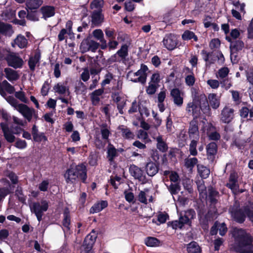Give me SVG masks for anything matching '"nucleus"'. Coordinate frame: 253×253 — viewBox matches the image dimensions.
Instances as JSON below:
<instances>
[{
    "label": "nucleus",
    "instance_id": "obj_27",
    "mask_svg": "<svg viewBox=\"0 0 253 253\" xmlns=\"http://www.w3.org/2000/svg\"><path fill=\"white\" fill-rule=\"evenodd\" d=\"M117 156V149L111 144H109L107 148V159L110 163L113 162L115 157Z\"/></svg>",
    "mask_w": 253,
    "mask_h": 253
},
{
    "label": "nucleus",
    "instance_id": "obj_5",
    "mask_svg": "<svg viewBox=\"0 0 253 253\" xmlns=\"http://www.w3.org/2000/svg\"><path fill=\"white\" fill-rule=\"evenodd\" d=\"M147 70V67L146 65H142L140 69L137 72H129L127 75V78L129 81L134 83L139 82L144 84L146 81V71Z\"/></svg>",
    "mask_w": 253,
    "mask_h": 253
},
{
    "label": "nucleus",
    "instance_id": "obj_43",
    "mask_svg": "<svg viewBox=\"0 0 253 253\" xmlns=\"http://www.w3.org/2000/svg\"><path fill=\"white\" fill-rule=\"evenodd\" d=\"M71 26H72L71 22L70 21H68L66 24V27H67V30H66L64 29L61 30V31H60V32L59 33V34L58 35V39H59V41H61L64 39V38H65L64 36L67 33V32L69 34L71 33Z\"/></svg>",
    "mask_w": 253,
    "mask_h": 253
},
{
    "label": "nucleus",
    "instance_id": "obj_53",
    "mask_svg": "<svg viewBox=\"0 0 253 253\" xmlns=\"http://www.w3.org/2000/svg\"><path fill=\"white\" fill-rule=\"evenodd\" d=\"M197 186L198 190L200 192V194L203 196V197H207V193L206 190V187L203 184V181H199L197 182Z\"/></svg>",
    "mask_w": 253,
    "mask_h": 253
},
{
    "label": "nucleus",
    "instance_id": "obj_52",
    "mask_svg": "<svg viewBox=\"0 0 253 253\" xmlns=\"http://www.w3.org/2000/svg\"><path fill=\"white\" fill-rule=\"evenodd\" d=\"M229 70L227 67H223L219 69L216 74V77L218 78L223 79L226 77L228 73Z\"/></svg>",
    "mask_w": 253,
    "mask_h": 253
},
{
    "label": "nucleus",
    "instance_id": "obj_29",
    "mask_svg": "<svg viewBox=\"0 0 253 253\" xmlns=\"http://www.w3.org/2000/svg\"><path fill=\"white\" fill-rule=\"evenodd\" d=\"M208 99L210 104L213 109H216L219 105V100L216 94L211 93L209 95Z\"/></svg>",
    "mask_w": 253,
    "mask_h": 253
},
{
    "label": "nucleus",
    "instance_id": "obj_38",
    "mask_svg": "<svg viewBox=\"0 0 253 253\" xmlns=\"http://www.w3.org/2000/svg\"><path fill=\"white\" fill-rule=\"evenodd\" d=\"M187 251L188 253H201L199 246L196 242H191L188 245Z\"/></svg>",
    "mask_w": 253,
    "mask_h": 253
},
{
    "label": "nucleus",
    "instance_id": "obj_9",
    "mask_svg": "<svg viewBox=\"0 0 253 253\" xmlns=\"http://www.w3.org/2000/svg\"><path fill=\"white\" fill-rule=\"evenodd\" d=\"M226 40L229 42H231L230 45V51H231V60L233 63H235V59L234 61H233V58H235L236 56V52L238 50H241L244 46V43L241 41H238L235 43L231 42V39L230 37H226Z\"/></svg>",
    "mask_w": 253,
    "mask_h": 253
},
{
    "label": "nucleus",
    "instance_id": "obj_33",
    "mask_svg": "<svg viewBox=\"0 0 253 253\" xmlns=\"http://www.w3.org/2000/svg\"><path fill=\"white\" fill-rule=\"evenodd\" d=\"M40 58V55L38 53L36 54L34 56L30 58L28 61V65L31 70H34L36 65L38 63Z\"/></svg>",
    "mask_w": 253,
    "mask_h": 253
},
{
    "label": "nucleus",
    "instance_id": "obj_55",
    "mask_svg": "<svg viewBox=\"0 0 253 253\" xmlns=\"http://www.w3.org/2000/svg\"><path fill=\"white\" fill-rule=\"evenodd\" d=\"M158 88V85L151 83H149V85L146 89V92L149 94H153L156 91Z\"/></svg>",
    "mask_w": 253,
    "mask_h": 253
},
{
    "label": "nucleus",
    "instance_id": "obj_40",
    "mask_svg": "<svg viewBox=\"0 0 253 253\" xmlns=\"http://www.w3.org/2000/svg\"><path fill=\"white\" fill-rule=\"evenodd\" d=\"M164 175L169 176L170 181L173 182H176L179 180V176L175 171L165 170L164 171Z\"/></svg>",
    "mask_w": 253,
    "mask_h": 253
},
{
    "label": "nucleus",
    "instance_id": "obj_3",
    "mask_svg": "<svg viewBox=\"0 0 253 253\" xmlns=\"http://www.w3.org/2000/svg\"><path fill=\"white\" fill-rule=\"evenodd\" d=\"M232 216L238 222H242L245 220L246 214L253 222V202L251 203L245 209L244 212L239 210H230Z\"/></svg>",
    "mask_w": 253,
    "mask_h": 253
},
{
    "label": "nucleus",
    "instance_id": "obj_25",
    "mask_svg": "<svg viewBox=\"0 0 253 253\" xmlns=\"http://www.w3.org/2000/svg\"><path fill=\"white\" fill-rule=\"evenodd\" d=\"M7 101L16 109L19 111H28L27 107L24 104H17L16 100L12 97H8L6 99Z\"/></svg>",
    "mask_w": 253,
    "mask_h": 253
},
{
    "label": "nucleus",
    "instance_id": "obj_6",
    "mask_svg": "<svg viewBox=\"0 0 253 253\" xmlns=\"http://www.w3.org/2000/svg\"><path fill=\"white\" fill-rule=\"evenodd\" d=\"M48 206V202L42 200L41 202L34 203L31 207V211L35 213L39 221L42 220L43 212L47 210Z\"/></svg>",
    "mask_w": 253,
    "mask_h": 253
},
{
    "label": "nucleus",
    "instance_id": "obj_46",
    "mask_svg": "<svg viewBox=\"0 0 253 253\" xmlns=\"http://www.w3.org/2000/svg\"><path fill=\"white\" fill-rule=\"evenodd\" d=\"M93 36L97 40H99L102 43H106V42L104 38V34L102 31L100 29H97L93 32Z\"/></svg>",
    "mask_w": 253,
    "mask_h": 253
},
{
    "label": "nucleus",
    "instance_id": "obj_59",
    "mask_svg": "<svg viewBox=\"0 0 253 253\" xmlns=\"http://www.w3.org/2000/svg\"><path fill=\"white\" fill-rule=\"evenodd\" d=\"M49 185V181L47 180H43L41 183H40L39 185V189L41 191H46L48 188Z\"/></svg>",
    "mask_w": 253,
    "mask_h": 253
},
{
    "label": "nucleus",
    "instance_id": "obj_10",
    "mask_svg": "<svg viewBox=\"0 0 253 253\" xmlns=\"http://www.w3.org/2000/svg\"><path fill=\"white\" fill-rule=\"evenodd\" d=\"M163 44L169 50L174 49L177 44V38L173 34L166 35L163 40Z\"/></svg>",
    "mask_w": 253,
    "mask_h": 253
},
{
    "label": "nucleus",
    "instance_id": "obj_16",
    "mask_svg": "<svg viewBox=\"0 0 253 253\" xmlns=\"http://www.w3.org/2000/svg\"><path fill=\"white\" fill-rule=\"evenodd\" d=\"M4 90L10 94L13 93L15 90L14 87L6 80L3 81L1 83L0 82V94L2 96L5 95Z\"/></svg>",
    "mask_w": 253,
    "mask_h": 253
},
{
    "label": "nucleus",
    "instance_id": "obj_24",
    "mask_svg": "<svg viewBox=\"0 0 253 253\" xmlns=\"http://www.w3.org/2000/svg\"><path fill=\"white\" fill-rule=\"evenodd\" d=\"M53 89L55 92L60 94H65L69 95L70 94L69 89L68 86L62 83H58L54 85Z\"/></svg>",
    "mask_w": 253,
    "mask_h": 253
},
{
    "label": "nucleus",
    "instance_id": "obj_22",
    "mask_svg": "<svg viewBox=\"0 0 253 253\" xmlns=\"http://www.w3.org/2000/svg\"><path fill=\"white\" fill-rule=\"evenodd\" d=\"M4 72L5 77L10 82L16 81L19 78L17 72L11 68H5Z\"/></svg>",
    "mask_w": 253,
    "mask_h": 253
},
{
    "label": "nucleus",
    "instance_id": "obj_32",
    "mask_svg": "<svg viewBox=\"0 0 253 253\" xmlns=\"http://www.w3.org/2000/svg\"><path fill=\"white\" fill-rule=\"evenodd\" d=\"M189 133L190 139H199L198 128L196 125H190V127L189 130Z\"/></svg>",
    "mask_w": 253,
    "mask_h": 253
},
{
    "label": "nucleus",
    "instance_id": "obj_23",
    "mask_svg": "<svg viewBox=\"0 0 253 253\" xmlns=\"http://www.w3.org/2000/svg\"><path fill=\"white\" fill-rule=\"evenodd\" d=\"M108 206V203L106 201H102L95 204L90 209V212L91 213L98 212L106 208Z\"/></svg>",
    "mask_w": 253,
    "mask_h": 253
},
{
    "label": "nucleus",
    "instance_id": "obj_15",
    "mask_svg": "<svg viewBox=\"0 0 253 253\" xmlns=\"http://www.w3.org/2000/svg\"><path fill=\"white\" fill-rule=\"evenodd\" d=\"M113 99L117 104L118 109L120 110H122L126 104V98L125 95L120 93L115 94Z\"/></svg>",
    "mask_w": 253,
    "mask_h": 253
},
{
    "label": "nucleus",
    "instance_id": "obj_57",
    "mask_svg": "<svg viewBox=\"0 0 253 253\" xmlns=\"http://www.w3.org/2000/svg\"><path fill=\"white\" fill-rule=\"evenodd\" d=\"M191 183L192 182L189 179H185L183 180V185L184 188L187 190L189 193L192 192V191Z\"/></svg>",
    "mask_w": 253,
    "mask_h": 253
},
{
    "label": "nucleus",
    "instance_id": "obj_35",
    "mask_svg": "<svg viewBox=\"0 0 253 253\" xmlns=\"http://www.w3.org/2000/svg\"><path fill=\"white\" fill-rule=\"evenodd\" d=\"M42 3V0H28L26 5L28 9L32 10L39 7Z\"/></svg>",
    "mask_w": 253,
    "mask_h": 253
},
{
    "label": "nucleus",
    "instance_id": "obj_13",
    "mask_svg": "<svg viewBox=\"0 0 253 253\" xmlns=\"http://www.w3.org/2000/svg\"><path fill=\"white\" fill-rule=\"evenodd\" d=\"M137 198L141 203L147 204L148 202H152V192L148 189H144L139 193Z\"/></svg>",
    "mask_w": 253,
    "mask_h": 253
},
{
    "label": "nucleus",
    "instance_id": "obj_56",
    "mask_svg": "<svg viewBox=\"0 0 253 253\" xmlns=\"http://www.w3.org/2000/svg\"><path fill=\"white\" fill-rule=\"evenodd\" d=\"M137 137L139 139L145 140L146 142H148L150 141L147 133L142 130H139L138 131L137 133Z\"/></svg>",
    "mask_w": 253,
    "mask_h": 253
},
{
    "label": "nucleus",
    "instance_id": "obj_34",
    "mask_svg": "<svg viewBox=\"0 0 253 253\" xmlns=\"http://www.w3.org/2000/svg\"><path fill=\"white\" fill-rule=\"evenodd\" d=\"M197 163L198 160L196 158H187L185 160V166L189 171H192Z\"/></svg>",
    "mask_w": 253,
    "mask_h": 253
},
{
    "label": "nucleus",
    "instance_id": "obj_19",
    "mask_svg": "<svg viewBox=\"0 0 253 253\" xmlns=\"http://www.w3.org/2000/svg\"><path fill=\"white\" fill-rule=\"evenodd\" d=\"M12 44L13 47L17 45L20 48H24L27 47L28 41L24 36L19 35L14 40V43Z\"/></svg>",
    "mask_w": 253,
    "mask_h": 253
},
{
    "label": "nucleus",
    "instance_id": "obj_21",
    "mask_svg": "<svg viewBox=\"0 0 253 253\" xmlns=\"http://www.w3.org/2000/svg\"><path fill=\"white\" fill-rule=\"evenodd\" d=\"M145 170L149 176H153L158 172V168L155 163L150 162L146 164Z\"/></svg>",
    "mask_w": 253,
    "mask_h": 253
},
{
    "label": "nucleus",
    "instance_id": "obj_11",
    "mask_svg": "<svg viewBox=\"0 0 253 253\" xmlns=\"http://www.w3.org/2000/svg\"><path fill=\"white\" fill-rule=\"evenodd\" d=\"M170 95L174 103L179 106L182 105L183 102V93L178 88H173L170 91Z\"/></svg>",
    "mask_w": 253,
    "mask_h": 253
},
{
    "label": "nucleus",
    "instance_id": "obj_54",
    "mask_svg": "<svg viewBox=\"0 0 253 253\" xmlns=\"http://www.w3.org/2000/svg\"><path fill=\"white\" fill-rule=\"evenodd\" d=\"M15 15V11L9 10V12L5 11L2 13L1 16L2 19L4 20H8L12 19V18Z\"/></svg>",
    "mask_w": 253,
    "mask_h": 253
},
{
    "label": "nucleus",
    "instance_id": "obj_1",
    "mask_svg": "<svg viewBox=\"0 0 253 253\" xmlns=\"http://www.w3.org/2000/svg\"><path fill=\"white\" fill-rule=\"evenodd\" d=\"M236 243L238 245L237 250L242 253H253V244L251 236L241 229H234L232 233Z\"/></svg>",
    "mask_w": 253,
    "mask_h": 253
},
{
    "label": "nucleus",
    "instance_id": "obj_30",
    "mask_svg": "<svg viewBox=\"0 0 253 253\" xmlns=\"http://www.w3.org/2000/svg\"><path fill=\"white\" fill-rule=\"evenodd\" d=\"M197 168L198 172L202 178H206L209 176L210 170L208 168L201 165H198Z\"/></svg>",
    "mask_w": 253,
    "mask_h": 253
},
{
    "label": "nucleus",
    "instance_id": "obj_61",
    "mask_svg": "<svg viewBox=\"0 0 253 253\" xmlns=\"http://www.w3.org/2000/svg\"><path fill=\"white\" fill-rule=\"evenodd\" d=\"M105 33L106 37L111 39V40L115 38V31L114 29L107 28L105 30Z\"/></svg>",
    "mask_w": 253,
    "mask_h": 253
},
{
    "label": "nucleus",
    "instance_id": "obj_18",
    "mask_svg": "<svg viewBox=\"0 0 253 253\" xmlns=\"http://www.w3.org/2000/svg\"><path fill=\"white\" fill-rule=\"evenodd\" d=\"M214 127L211 124H208L204 128V131L207 130V134L209 136V138L211 140H217L219 138L220 135L216 132H212L214 130Z\"/></svg>",
    "mask_w": 253,
    "mask_h": 253
},
{
    "label": "nucleus",
    "instance_id": "obj_49",
    "mask_svg": "<svg viewBox=\"0 0 253 253\" xmlns=\"http://www.w3.org/2000/svg\"><path fill=\"white\" fill-rule=\"evenodd\" d=\"M157 141L158 149L162 152L166 151L168 149V147L165 142L163 141L162 137L160 136L157 137Z\"/></svg>",
    "mask_w": 253,
    "mask_h": 253
},
{
    "label": "nucleus",
    "instance_id": "obj_14",
    "mask_svg": "<svg viewBox=\"0 0 253 253\" xmlns=\"http://www.w3.org/2000/svg\"><path fill=\"white\" fill-rule=\"evenodd\" d=\"M236 175L234 173L231 174L228 183H227V186L228 187L232 192L236 194L237 193H242L243 190L239 189V186L236 179Z\"/></svg>",
    "mask_w": 253,
    "mask_h": 253
},
{
    "label": "nucleus",
    "instance_id": "obj_42",
    "mask_svg": "<svg viewBox=\"0 0 253 253\" xmlns=\"http://www.w3.org/2000/svg\"><path fill=\"white\" fill-rule=\"evenodd\" d=\"M182 39L184 41H188L192 39L195 41H198V38L195 34L193 32L188 30H186L183 33L182 35Z\"/></svg>",
    "mask_w": 253,
    "mask_h": 253
},
{
    "label": "nucleus",
    "instance_id": "obj_20",
    "mask_svg": "<svg viewBox=\"0 0 253 253\" xmlns=\"http://www.w3.org/2000/svg\"><path fill=\"white\" fill-rule=\"evenodd\" d=\"M1 126L6 140L9 142H13L15 137L9 130L8 125L6 124L1 123Z\"/></svg>",
    "mask_w": 253,
    "mask_h": 253
},
{
    "label": "nucleus",
    "instance_id": "obj_50",
    "mask_svg": "<svg viewBox=\"0 0 253 253\" xmlns=\"http://www.w3.org/2000/svg\"><path fill=\"white\" fill-rule=\"evenodd\" d=\"M70 219L68 211H65L64 213V219L63 221V225L65 228L68 230L70 229Z\"/></svg>",
    "mask_w": 253,
    "mask_h": 253
},
{
    "label": "nucleus",
    "instance_id": "obj_62",
    "mask_svg": "<svg viewBox=\"0 0 253 253\" xmlns=\"http://www.w3.org/2000/svg\"><path fill=\"white\" fill-rule=\"evenodd\" d=\"M160 80L161 78L160 74L158 73H155L152 75L150 83L158 85V84L159 83Z\"/></svg>",
    "mask_w": 253,
    "mask_h": 253
},
{
    "label": "nucleus",
    "instance_id": "obj_36",
    "mask_svg": "<svg viewBox=\"0 0 253 253\" xmlns=\"http://www.w3.org/2000/svg\"><path fill=\"white\" fill-rule=\"evenodd\" d=\"M145 244L148 247H155L159 246L160 241L156 238L149 237L145 239Z\"/></svg>",
    "mask_w": 253,
    "mask_h": 253
},
{
    "label": "nucleus",
    "instance_id": "obj_47",
    "mask_svg": "<svg viewBox=\"0 0 253 253\" xmlns=\"http://www.w3.org/2000/svg\"><path fill=\"white\" fill-rule=\"evenodd\" d=\"M119 129L123 133L124 137L127 139H133L134 138V135L133 133L127 128L125 127L124 126H120L119 127Z\"/></svg>",
    "mask_w": 253,
    "mask_h": 253
},
{
    "label": "nucleus",
    "instance_id": "obj_41",
    "mask_svg": "<svg viewBox=\"0 0 253 253\" xmlns=\"http://www.w3.org/2000/svg\"><path fill=\"white\" fill-rule=\"evenodd\" d=\"M191 141L189 144V152L192 156H196L197 155V145L199 139H191Z\"/></svg>",
    "mask_w": 253,
    "mask_h": 253
},
{
    "label": "nucleus",
    "instance_id": "obj_58",
    "mask_svg": "<svg viewBox=\"0 0 253 253\" xmlns=\"http://www.w3.org/2000/svg\"><path fill=\"white\" fill-rule=\"evenodd\" d=\"M169 190L171 195H175L180 190V186L177 184H171L169 186Z\"/></svg>",
    "mask_w": 253,
    "mask_h": 253
},
{
    "label": "nucleus",
    "instance_id": "obj_51",
    "mask_svg": "<svg viewBox=\"0 0 253 253\" xmlns=\"http://www.w3.org/2000/svg\"><path fill=\"white\" fill-rule=\"evenodd\" d=\"M232 112H222L221 120L225 123H228L230 122L232 118Z\"/></svg>",
    "mask_w": 253,
    "mask_h": 253
},
{
    "label": "nucleus",
    "instance_id": "obj_48",
    "mask_svg": "<svg viewBox=\"0 0 253 253\" xmlns=\"http://www.w3.org/2000/svg\"><path fill=\"white\" fill-rule=\"evenodd\" d=\"M128 46L126 44H124L121 46L117 54L122 58H126L127 55Z\"/></svg>",
    "mask_w": 253,
    "mask_h": 253
},
{
    "label": "nucleus",
    "instance_id": "obj_7",
    "mask_svg": "<svg viewBox=\"0 0 253 253\" xmlns=\"http://www.w3.org/2000/svg\"><path fill=\"white\" fill-rule=\"evenodd\" d=\"M96 237L95 232L94 231L87 235L81 248V253H91V249Z\"/></svg>",
    "mask_w": 253,
    "mask_h": 253
},
{
    "label": "nucleus",
    "instance_id": "obj_8",
    "mask_svg": "<svg viewBox=\"0 0 253 253\" xmlns=\"http://www.w3.org/2000/svg\"><path fill=\"white\" fill-rule=\"evenodd\" d=\"M6 59L8 64L14 68H21L24 63L23 59L14 53H9Z\"/></svg>",
    "mask_w": 253,
    "mask_h": 253
},
{
    "label": "nucleus",
    "instance_id": "obj_26",
    "mask_svg": "<svg viewBox=\"0 0 253 253\" xmlns=\"http://www.w3.org/2000/svg\"><path fill=\"white\" fill-rule=\"evenodd\" d=\"M7 101L16 109L19 111H28L27 107L24 104H17L16 100L12 97H8L6 99Z\"/></svg>",
    "mask_w": 253,
    "mask_h": 253
},
{
    "label": "nucleus",
    "instance_id": "obj_17",
    "mask_svg": "<svg viewBox=\"0 0 253 253\" xmlns=\"http://www.w3.org/2000/svg\"><path fill=\"white\" fill-rule=\"evenodd\" d=\"M104 16L101 11H94L91 16V22L94 26H99L103 21Z\"/></svg>",
    "mask_w": 253,
    "mask_h": 253
},
{
    "label": "nucleus",
    "instance_id": "obj_4",
    "mask_svg": "<svg viewBox=\"0 0 253 253\" xmlns=\"http://www.w3.org/2000/svg\"><path fill=\"white\" fill-rule=\"evenodd\" d=\"M195 212L193 210L186 211L184 215L180 216L178 220H175L171 222L172 228L175 229H182L185 225L190 226L191 220L195 217Z\"/></svg>",
    "mask_w": 253,
    "mask_h": 253
},
{
    "label": "nucleus",
    "instance_id": "obj_37",
    "mask_svg": "<svg viewBox=\"0 0 253 253\" xmlns=\"http://www.w3.org/2000/svg\"><path fill=\"white\" fill-rule=\"evenodd\" d=\"M103 89H98L91 93V97L93 104H96L99 102L100 96L103 93Z\"/></svg>",
    "mask_w": 253,
    "mask_h": 253
},
{
    "label": "nucleus",
    "instance_id": "obj_60",
    "mask_svg": "<svg viewBox=\"0 0 253 253\" xmlns=\"http://www.w3.org/2000/svg\"><path fill=\"white\" fill-rule=\"evenodd\" d=\"M218 229L219 230V234L221 236H224L227 231V228L224 223H217Z\"/></svg>",
    "mask_w": 253,
    "mask_h": 253
},
{
    "label": "nucleus",
    "instance_id": "obj_28",
    "mask_svg": "<svg viewBox=\"0 0 253 253\" xmlns=\"http://www.w3.org/2000/svg\"><path fill=\"white\" fill-rule=\"evenodd\" d=\"M41 10L45 19L53 16L55 14L54 8L52 6H43Z\"/></svg>",
    "mask_w": 253,
    "mask_h": 253
},
{
    "label": "nucleus",
    "instance_id": "obj_64",
    "mask_svg": "<svg viewBox=\"0 0 253 253\" xmlns=\"http://www.w3.org/2000/svg\"><path fill=\"white\" fill-rule=\"evenodd\" d=\"M207 84L213 89L217 88L219 86V82L216 80H209L207 81Z\"/></svg>",
    "mask_w": 253,
    "mask_h": 253
},
{
    "label": "nucleus",
    "instance_id": "obj_44",
    "mask_svg": "<svg viewBox=\"0 0 253 253\" xmlns=\"http://www.w3.org/2000/svg\"><path fill=\"white\" fill-rule=\"evenodd\" d=\"M207 155L208 157L213 156L216 153V145L214 142H211L208 144L207 147Z\"/></svg>",
    "mask_w": 253,
    "mask_h": 253
},
{
    "label": "nucleus",
    "instance_id": "obj_12",
    "mask_svg": "<svg viewBox=\"0 0 253 253\" xmlns=\"http://www.w3.org/2000/svg\"><path fill=\"white\" fill-rule=\"evenodd\" d=\"M129 171L132 176L139 181L144 182L145 181V176L142 170L135 165H131L129 168Z\"/></svg>",
    "mask_w": 253,
    "mask_h": 253
},
{
    "label": "nucleus",
    "instance_id": "obj_45",
    "mask_svg": "<svg viewBox=\"0 0 253 253\" xmlns=\"http://www.w3.org/2000/svg\"><path fill=\"white\" fill-rule=\"evenodd\" d=\"M33 136L34 140L36 142L44 143L47 140L46 136L42 132L35 133Z\"/></svg>",
    "mask_w": 253,
    "mask_h": 253
},
{
    "label": "nucleus",
    "instance_id": "obj_39",
    "mask_svg": "<svg viewBox=\"0 0 253 253\" xmlns=\"http://www.w3.org/2000/svg\"><path fill=\"white\" fill-rule=\"evenodd\" d=\"M0 33L10 36L13 33V31L10 25L0 23Z\"/></svg>",
    "mask_w": 253,
    "mask_h": 253
},
{
    "label": "nucleus",
    "instance_id": "obj_2",
    "mask_svg": "<svg viewBox=\"0 0 253 253\" xmlns=\"http://www.w3.org/2000/svg\"><path fill=\"white\" fill-rule=\"evenodd\" d=\"M64 177L67 183H76L79 177L84 181L86 178L85 167L83 164L78 166L73 165L67 170Z\"/></svg>",
    "mask_w": 253,
    "mask_h": 253
},
{
    "label": "nucleus",
    "instance_id": "obj_31",
    "mask_svg": "<svg viewBox=\"0 0 253 253\" xmlns=\"http://www.w3.org/2000/svg\"><path fill=\"white\" fill-rule=\"evenodd\" d=\"M104 5L103 0H93L90 4L91 9L96 11H101V8Z\"/></svg>",
    "mask_w": 253,
    "mask_h": 253
},
{
    "label": "nucleus",
    "instance_id": "obj_63",
    "mask_svg": "<svg viewBox=\"0 0 253 253\" xmlns=\"http://www.w3.org/2000/svg\"><path fill=\"white\" fill-rule=\"evenodd\" d=\"M15 96L16 98L20 99L21 101L23 102H27V99L25 97V95L24 92L23 91H17L15 93Z\"/></svg>",
    "mask_w": 253,
    "mask_h": 253
}]
</instances>
